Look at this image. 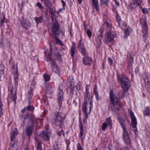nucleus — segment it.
Wrapping results in <instances>:
<instances>
[{
    "instance_id": "19",
    "label": "nucleus",
    "mask_w": 150,
    "mask_h": 150,
    "mask_svg": "<svg viewBox=\"0 0 150 150\" xmlns=\"http://www.w3.org/2000/svg\"><path fill=\"white\" fill-rule=\"evenodd\" d=\"M142 78L144 81L145 83L148 84V86L150 84V74H149L144 73L142 75Z\"/></svg>"
},
{
    "instance_id": "33",
    "label": "nucleus",
    "mask_w": 150,
    "mask_h": 150,
    "mask_svg": "<svg viewBox=\"0 0 150 150\" xmlns=\"http://www.w3.org/2000/svg\"><path fill=\"white\" fill-rule=\"evenodd\" d=\"M27 118L25 116H24L23 115L20 116L19 117V120L21 121H23V125H24L25 124V120Z\"/></svg>"
},
{
    "instance_id": "56",
    "label": "nucleus",
    "mask_w": 150,
    "mask_h": 150,
    "mask_svg": "<svg viewBox=\"0 0 150 150\" xmlns=\"http://www.w3.org/2000/svg\"><path fill=\"white\" fill-rule=\"evenodd\" d=\"M146 10V9L145 8H143L142 9V11L143 13H147Z\"/></svg>"
},
{
    "instance_id": "40",
    "label": "nucleus",
    "mask_w": 150,
    "mask_h": 150,
    "mask_svg": "<svg viewBox=\"0 0 150 150\" xmlns=\"http://www.w3.org/2000/svg\"><path fill=\"white\" fill-rule=\"evenodd\" d=\"M4 69V66L2 64H0V74H3Z\"/></svg>"
},
{
    "instance_id": "51",
    "label": "nucleus",
    "mask_w": 150,
    "mask_h": 150,
    "mask_svg": "<svg viewBox=\"0 0 150 150\" xmlns=\"http://www.w3.org/2000/svg\"><path fill=\"white\" fill-rule=\"evenodd\" d=\"M61 2H62V4L63 9L64 10L65 9V7L66 6V3H65V2L63 0H61Z\"/></svg>"
},
{
    "instance_id": "46",
    "label": "nucleus",
    "mask_w": 150,
    "mask_h": 150,
    "mask_svg": "<svg viewBox=\"0 0 150 150\" xmlns=\"http://www.w3.org/2000/svg\"><path fill=\"white\" fill-rule=\"evenodd\" d=\"M57 134L59 136H61L62 135L64 137V133L63 132V130H62L61 131L58 132L57 133Z\"/></svg>"
},
{
    "instance_id": "18",
    "label": "nucleus",
    "mask_w": 150,
    "mask_h": 150,
    "mask_svg": "<svg viewBox=\"0 0 150 150\" xmlns=\"http://www.w3.org/2000/svg\"><path fill=\"white\" fill-rule=\"evenodd\" d=\"M63 94L62 91L60 90H59L57 95V102L60 107L62 105V103L63 99Z\"/></svg>"
},
{
    "instance_id": "36",
    "label": "nucleus",
    "mask_w": 150,
    "mask_h": 150,
    "mask_svg": "<svg viewBox=\"0 0 150 150\" xmlns=\"http://www.w3.org/2000/svg\"><path fill=\"white\" fill-rule=\"evenodd\" d=\"M55 40L56 42L61 46H63L64 45V44L60 39H58L57 37H55Z\"/></svg>"
},
{
    "instance_id": "5",
    "label": "nucleus",
    "mask_w": 150,
    "mask_h": 150,
    "mask_svg": "<svg viewBox=\"0 0 150 150\" xmlns=\"http://www.w3.org/2000/svg\"><path fill=\"white\" fill-rule=\"evenodd\" d=\"M62 115V113L61 112H55L54 113V116L53 119L54 125L59 126L61 127L64 126L62 124L63 116Z\"/></svg>"
},
{
    "instance_id": "50",
    "label": "nucleus",
    "mask_w": 150,
    "mask_h": 150,
    "mask_svg": "<svg viewBox=\"0 0 150 150\" xmlns=\"http://www.w3.org/2000/svg\"><path fill=\"white\" fill-rule=\"evenodd\" d=\"M5 17L4 16L3 18L2 19L0 22V27L5 22Z\"/></svg>"
},
{
    "instance_id": "35",
    "label": "nucleus",
    "mask_w": 150,
    "mask_h": 150,
    "mask_svg": "<svg viewBox=\"0 0 150 150\" xmlns=\"http://www.w3.org/2000/svg\"><path fill=\"white\" fill-rule=\"evenodd\" d=\"M26 110H29L30 111H33L35 109L33 106L29 105L26 107Z\"/></svg>"
},
{
    "instance_id": "45",
    "label": "nucleus",
    "mask_w": 150,
    "mask_h": 150,
    "mask_svg": "<svg viewBox=\"0 0 150 150\" xmlns=\"http://www.w3.org/2000/svg\"><path fill=\"white\" fill-rule=\"evenodd\" d=\"M0 117L3 115V112H2L3 109L2 106L3 105L1 103H0Z\"/></svg>"
},
{
    "instance_id": "27",
    "label": "nucleus",
    "mask_w": 150,
    "mask_h": 150,
    "mask_svg": "<svg viewBox=\"0 0 150 150\" xmlns=\"http://www.w3.org/2000/svg\"><path fill=\"white\" fill-rule=\"evenodd\" d=\"M92 6L93 8H95L97 11L98 10V0H92Z\"/></svg>"
},
{
    "instance_id": "17",
    "label": "nucleus",
    "mask_w": 150,
    "mask_h": 150,
    "mask_svg": "<svg viewBox=\"0 0 150 150\" xmlns=\"http://www.w3.org/2000/svg\"><path fill=\"white\" fill-rule=\"evenodd\" d=\"M103 32V28H101L97 32L96 40L98 43L100 44L101 42L102 34Z\"/></svg>"
},
{
    "instance_id": "13",
    "label": "nucleus",
    "mask_w": 150,
    "mask_h": 150,
    "mask_svg": "<svg viewBox=\"0 0 150 150\" xmlns=\"http://www.w3.org/2000/svg\"><path fill=\"white\" fill-rule=\"evenodd\" d=\"M142 26L143 28V38L144 39V41L145 42L146 38L148 36V30L147 27L146 23L145 21H144V23L142 24Z\"/></svg>"
},
{
    "instance_id": "10",
    "label": "nucleus",
    "mask_w": 150,
    "mask_h": 150,
    "mask_svg": "<svg viewBox=\"0 0 150 150\" xmlns=\"http://www.w3.org/2000/svg\"><path fill=\"white\" fill-rule=\"evenodd\" d=\"M52 30L53 34L55 37H57V35L59 34V25L57 21H55V22L53 23L52 27Z\"/></svg>"
},
{
    "instance_id": "16",
    "label": "nucleus",
    "mask_w": 150,
    "mask_h": 150,
    "mask_svg": "<svg viewBox=\"0 0 150 150\" xmlns=\"http://www.w3.org/2000/svg\"><path fill=\"white\" fill-rule=\"evenodd\" d=\"M50 136V133L49 132H48L47 130L43 131L40 134V136L45 141L49 140Z\"/></svg>"
},
{
    "instance_id": "37",
    "label": "nucleus",
    "mask_w": 150,
    "mask_h": 150,
    "mask_svg": "<svg viewBox=\"0 0 150 150\" xmlns=\"http://www.w3.org/2000/svg\"><path fill=\"white\" fill-rule=\"evenodd\" d=\"M108 126L107 124H106L105 123L103 122L101 126L102 130L103 131H105L107 127Z\"/></svg>"
},
{
    "instance_id": "8",
    "label": "nucleus",
    "mask_w": 150,
    "mask_h": 150,
    "mask_svg": "<svg viewBox=\"0 0 150 150\" xmlns=\"http://www.w3.org/2000/svg\"><path fill=\"white\" fill-rule=\"evenodd\" d=\"M89 87L88 85H86V91L84 93V102H89V105H90V108H91L92 102L90 100Z\"/></svg>"
},
{
    "instance_id": "34",
    "label": "nucleus",
    "mask_w": 150,
    "mask_h": 150,
    "mask_svg": "<svg viewBox=\"0 0 150 150\" xmlns=\"http://www.w3.org/2000/svg\"><path fill=\"white\" fill-rule=\"evenodd\" d=\"M53 70L55 73L57 74H60V69L57 66H55V67H54L53 68Z\"/></svg>"
},
{
    "instance_id": "32",
    "label": "nucleus",
    "mask_w": 150,
    "mask_h": 150,
    "mask_svg": "<svg viewBox=\"0 0 150 150\" xmlns=\"http://www.w3.org/2000/svg\"><path fill=\"white\" fill-rule=\"evenodd\" d=\"M119 121L121 127L123 128V131L126 130V126L124 124V120L123 119H120Z\"/></svg>"
},
{
    "instance_id": "26",
    "label": "nucleus",
    "mask_w": 150,
    "mask_h": 150,
    "mask_svg": "<svg viewBox=\"0 0 150 150\" xmlns=\"http://www.w3.org/2000/svg\"><path fill=\"white\" fill-rule=\"evenodd\" d=\"M132 32V29L129 27H127L126 28L125 30L124 31L125 35L124 36V37H127Z\"/></svg>"
},
{
    "instance_id": "60",
    "label": "nucleus",
    "mask_w": 150,
    "mask_h": 150,
    "mask_svg": "<svg viewBox=\"0 0 150 150\" xmlns=\"http://www.w3.org/2000/svg\"><path fill=\"white\" fill-rule=\"evenodd\" d=\"M122 150H129V149L128 148H127V147H124L122 149Z\"/></svg>"
},
{
    "instance_id": "41",
    "label": "nucleus",
    "mask_w": 150,
    "mask_h": 150,
    "mask_svg": "<svg viewBox=\"0 0 150 150\" xmlns=\"http://www.w3.org/2000/svg\"><path fill=\"white\" fill-rule=\"evenodd\" d=\"M77 150H83L81 145L79 143H77L76 146Z\"/></svg>"
},
{
    "instance_id": "20",
    "label": "nucleus",
    "mask_w": 150,
    "mask_h": 150,
    "mask_svg": "<svg viewBox=\"0 0 150 150\" xmlns=\"http://www.w3.org/2000/svg\"><path fill=\"white\" fill-rule=\"evenodd\" d=\"M44 52L45 53V60L47 62L50 61L51 59V55L52 53V49L51 47H50V51H48V50H45Z\"/></svg>"
},
{
    "instance_id": "47",
    "label": "nucleus",
    "mask_w": 150,
    "mask_h": 150,
    "mask_svg": "<svg viewBox=\"0 0 150 150\" xmlns=\"http://www.w3.org/2000/svg\"><path fill=\"white\" fill-rule=\"evenodd\" d=\"M86 32L88 37H91L92 35V33L90 30H88Z\"/></svg>"
},
{
    "instance_id": "43",
    "label": "nucleus",
    "mask_w": 150,
    "mask_h": 150,
    "mask_svg": "<svg viewBox=\"0 0 150 150\" xmlns=\"http://www.w3.org/2000/svg\"><path fill=\"white\" fill-rule=\"evenodd\" d=\"M37 148H41V142L38 140H37Z\"/></svg>"
},
{
    "instance_id": "7",
    "label": "nucleus",
    "mask_w": 150,
    "mask_h": 150,
    "mask_svg": "<svg viewBox=\"0 0 150 150\" xmlns=\"http://www.w3.org/2000/svg\"><path fill=\"white\" fill-rule=\"evenodd\" d=\"M88 102H84L83 104L82 105L83 107V115L84 117V120L86 121L88 118V114L90 112V110L91 109V107L90 106L89 107L90 108V111L89 112H88Z\"/></svg>"
},
{
    "instance_id": "42",
    "label": "nucleus",
    "mask_w": 150,
    "mask_h": 150,
    "mask_svg": "<svg viewBox=\"0 0 150 150\" xmlns=\"http://www.w3.org/2000/svg\"><path fill=\"white\" fill-rule=\"evenodd\" d=\"M36 5L40 9H43L44 7L39 2H38L36 4Z\"/></svg>"
},
{
    "instance_id": "24",
    "label": "nucleus",
    "mask_w": 150,
    "mask_h": 150,
    "mask_svg": "<svg viewBox=\"0 0 150 150\" xmlns=\"http://www.w3.org/2000/svg\"><path fill=\"white\" fill-rule=\"evenodd\" d=\"M97 87L96 85L94 86L93 88V93L96 96V98L97 100H99V97L98 94V92L97 90Z\"/></svg>"
},
{
    "instance_id": "2",
    "label": "nucleus",
    "mask_w": 150,
    "mask_h": 150,
    "mask_svg": "<svg viewBox=\"0 0 150 150\" xmlns=\"http://www.w3.org/2000/svg\"><path fill=\"white\" fill-rule=\"evenodd\" d=\"M14 86H13L11 82L9 83L8 85V89L9 91L11 92V95H9L8 98V102H11L12 100H14L16 103V100L17 98L16 92L17 91V87L18 85V81L17 80H14Z\"/></svg>"
},
{
    "instance_id": "48",
    "label": "nucleus",
    "mask_w": 150,
    "mask_h": 150,
    "mask_svg": "<svg viewBox=\"0 0 150 150\" xmlns=\"http://www.w3.org/2000/svg\"><path fill=\"white\" fill-rule=\"evenodd\" d=\"M50 64L51 65V66L52 67V68L54 67H55V66H57L55 64V62L52 60L51 61Z\"/></svg>"
},
{
    "instance_id": "52",
    "label": "nucleus",
    "mask_w": 150,
    "mask_h": 150,
    "mask_svg": "<svg viewBox=\"0 0 150 150\" xmlns=\"http://www.w3.org/2000/svg\"><path fill=\"white\" fill-rule=\"evenodd\" d=\"M18 134V132L17 131V130L16 129H15L13 132L12 134H14V135L15 136H16Z\"/></svg>"
},
{
    "instance_id": "49",
    "label": "nucleus",
    "mask_w": 150,
    "mask_h": 150,
    "mask_svg": "<svg viewBox=\"0 0 150 150\" xmlns=\"http://www.w3.org/2000/svg\"><path fill=\"white\" fill-rule=\"evenodd\" d=\"M101 3L102 4H104L107 5L108 0H100Z\"/></svg>"
},
{
    "instance_id": "25",
    "label": "nucleus",
    "mask_w": 150,
    "mask_h": 150,
    "mask_svg": "<svg viewBox=\"0 0 150 150\" xmlns=\"http://www.w3.org/2000/svg\"><path fill=\"white\" fill-rule=\"evenodd\" d=\"M108 126H110V128H111L112 126V120L110 117L106 118L105 120V121L104 122Z\"/></svg>"
},
{
    "instance_id": "14",
    "label": "nucleus",
    "mask_w": 150,
    "mask_h": 150,
    "mask_svg": "<svg viewBox=\"0 0 150 150\" xmlns=\"http://www.w3.org/2000/svg\"><path fill=\"white\" fill-rule=\"evenodd\" d=\"M123 139L125 143L130 145L131 140L127 130L123 131Z\"/></svg>"
},
{
    "instance_id": "53",
    "label": "nucleus",
    "mask_w": 150,
    "mask_h": 150,
    "mask_svg": "<svg viewBox=\"0 0 150 150\" xmlns=\"http://www.w3.org/2000/svg\"><path fill=\"white\" fill-rule=\"evenodd\" d=\"M108 61L111 65H112L113 64V61L110 58V57L108 58Z\"/></svg>"
},
{
    "instance_id": "39",
    "label": "nucleus",
    "mask_w": 150,
    "mask_h": 150,
    "mask_svg": "<svg viewBox=\"0 0 150 150\" xmlns=\"http://www.w3.org/2000/svg\"><path fill=\"white\" fill-rule=\"evenodd\" d=\"M18 68L16 67V71L15 73L14 74V80H18Z\"/></svg>"
},
{
    "instance_id": "55",
    "label": "nucleus",
    "mask_w": 150,
    "mask_h": 150,
    "mask_svg": "<svg viewBox=\"0 0 150 150\" xmlns=\"http://www.w3.org/2000/svg\"><path fill=\"white\" fill-rule=\"evenodd\" d=\"M16 136L14 135V134H12L11 136V141H12L15 137Z\"/></svg>"
},
{
    "instance_id": "1",
    "label": "nucleus",
    "mask_w": 150,
    "mask_h": 150,
    "mask_svg": "<svg viewBox=\"0 0 150 150\" xmlns=\"http://www.w3.org/2000/svg\"><path fill=\"white\" fill-rule=\"evenodd\" d=\"M117 77L118 81L120 83L123 88V90L121 91L122 94L120 98H123L124 96L125 92H127L130 87L129 80L125 75L123 74L117 75Z\"/></svg>"
},
{
    "instance_id": "23",
    "label": "nucleus",
    "mask_w": 150,
    "mask_h": 150,
    "mask_svg": "<svg viewBox=\"0 0 150 150\" xmlns=\"http://www.w3.org/2000/svg\"><path fill=\"white\" fill-rule=\"evenodd\" d=\"M34 19L37 24L42 22L43 18L42 16H40L39 17H35L34 18Z\"/></svg>"
},
{
    "instance_id": "58",
    "label": "nucleus",
    "mask_w": 150,
    "mask_h": 150,
    "mask_svg": "<svg viewBox=\"0 0 150 150\" xmlns=\"http://www.w3.org/2000/svg\"><path fill=\"white\" fill-rule=\"evenodd\" d=\"M116 5V6H118L120 5V4L118 1H115Z\"/></svg>"
},
{
    "instance_id": "28",
    "label": "nucleus",
    "mask_w": 150,
    "mask_h": 150,
    "mask_svg": "<svg viewBox=\"0 0 150 150\" xmlns=\"http://www.w3.org/2000/svg\"><path fill=\"white\" fill-rule=\"evenodd\" d=\"M144 115L145 116H149L150 115V109L149 107L147 106L144 111Z\"/></svg>"
},
{
    "instance_id": "64",
    "label": "nucleus",
    "mask_w": 150,
    "mask_h": 150,
    "mask_svg": "<svg viewBox=\"0 0 150 150\" xmlns=\"http://www.w3.org/2000/svg\"><path fill=\"white\" fill-rule=\"evenodd\" d=\"M73 103L75 105H77V103L75 100H74L73 101Z\"/></svg>"
},
{
    "instance_id": "62",
    "label": "nucleus",
    "mask_w": 150,
    "mask_h": 150,
    "mask_svg": "<svg viewBox=\"0 0 150 150\" xmlns=\"http://www.w3.org/2000/svg\"><path fill=\"white\" fill-rule=\"evenodd\" d=\"M66 142L67 144V145L68 146L70 144L68 140H66Z\"/></svg>"
},
{
    "instance_id": "30",
    "label": "nucleus",
    "mask_w": 150,
    "mask_h": 150,
    "mask_svg": "<svg viewBox=\"0 0 150 150\" xmlns=\"http://www.w3.org/2000/svg\"><path fill=\"white\" fill-rule=\"evenodd\" d=\"M79 126L80 127V137L81 138L83 135V127L82 124L81 122H79Z\"/></svg>"
},
{
    "instance_id": "3",
    "label": "nucleus",
    "mask_w": 150,
    "mask_h": 150,
    "mask_svg": "<svg viewBox=\"0 0 150 150\" xmlns=\"http://www.w3.org/2000/svg\"><path fill=\"white\" fill-rule=\"evenodd\" d=\"M28 120V124L30 125L26 127L25 131L27 135L30 137L33 134L34 127L38 125V123L37 119L35 118L33 115H32L29 117Z\"/></svg>"
},
{
    "instance_id": "44",
    "label": "nucleus",
    "mask_w": 150,
    "mask_h": 150,
    "mask_svg": "<svg viewBox=\"0 0 150 150\" xmlns=\"http://www.w3.org/2000/svg\"><path fill=\"white\" fill-rule=\"evenodd\" d=\"M116 17L117 18V23L122 21L120 17L118 14H116Z\"/></svg>"
},
{
    "instance_id": "21",
    "label": "nucleus",
    "mask_w": 150,
    "mask_h": 150,
    "mask_svg": "<svg viewBox=\"0 0 150 150\" xmlns=\"http://www.w3.org/2000/svg\"><path fill=\"white\" fill-rule=\"evenodd\" d=\"M43 2L46 8L49 9L52 6V4L50 0H41Z\"/></svg>"
},
{
    "instance_id": "57",
    "label": "nucleus",
    "mask_w": 150,
    "mask_h": 150,
    "mask_svg": "<svg viewBox=\"0 0 150 150\" xmlns=\"http://www.w3.org/2000/svg\"><path fill=\"white\" fill-rule=\"evenodd\" d=\"M129 62H130L131 63H132L133 62V58H132V57H131L129 59Z\"/></svg>"
},
{
    "instance_id": "4",
    "label": "nucleus",
    "mask_w": 150,
    "mask_h": 150,
    "mask_svg": "<svg viewBox=\"0 0 150 150\" xmlns=\"http://www.w3.org/2000/svg\"><path fill=\"white\" fill-rule=\"evenodd\" d=\"M110 98L111 103L113 105L114 108L118 110L121 107V103L119 99L120 97L117 98L113 94L112 91L111 90L110 93Z\"/></svg>"
},
{
    "instance_id": "31",
    "label": "nucleus",
    "mask_w": 150,
    "mask_h": 150,
    "mask_svg": "<svg viewBox=\"0 0 150 150\" xmlns=\"http://www.w3.org/2000/svg\"><path fill=\"white\" fill-rule=\"evenodd\" d=\"M118 24L119 27L122 29H124L126 26V23L122 21L118 23Z\"/></svg>"
},
{
    "instance_id": "59",
    "label": "nucleus",
    "mask_w": 150,
    "mask_h": 150,
    "mask_svg": "<svg viewBox=\"0 0 150 150\" xmlns=\"http://www.w3.org/2000/svg\"><path fill=\"white\" fill-rule=\"evenodd\" d=\"M25 110H26V108H24L22 110L21 112L23 113H24L25 111Z\"/></svg>"
},
{
    "instance_id": "38",
    "label": "nucleus",
    "mask_w": 150,
    "mask_h": 150,
    "mask_svg": "<svg viewBox=\"0 0 150 150\" xmlns=\"http://www.w3.org/2000/svg\"><path fill=\"white\" fill-rule=\"evenodd\" d=\"M43 77L45 81H48L50 79V77L47 74H45L43 75Z\"/></svg>"
},
{
    "instance_id": "6",
    "label": "nucleus",
    "mask_w": 150,
    "mask_h": 150,
    "mask_svg": "<svg viewBox=\"0 0 150 150\" xmlns=\"http://www.w3.org/2000/svg\"><path fill=\"white\" fill-rule=\"evenodd\" d=\"M105 40L107 42L112 41H115L117 39V37L114 32H108L106 36Z\"/></svg>"
},
{
    "instance_id": "54",
    "label": "nucleus",
    "mask_w": 150,
    "mask_h": 150,
    "mask_svg": "<svg viewBox=\"0 0 150 150\" xmlns=\"http://www.w3.org/2000/svg\"><path fill=\"white\" fill-rule=\"evenodd\" d=\"M108 21H109L108 19L106 20V21H105V24H106L107 26H108L109 25V23L108 22Z\"/></svg>"
},
{
    "instance_id": "15",
    "label": "nucleus",
    "mask_w": 150,
    "mask_h": 150,
    "mask_svg": "<svg viewBox=\"0 0 150 150\" xmlns=\"http://www.w3.org/2000/svg\"><path fill=\"white\" fill-rule=\"evenodd\" d=\"M84 57L83 58L82 62L85 65L90 66L91 65L92 62V59L89 57L88 54L87 56H83Z\"/></svg>"
},
{
    "instance_id": "11",
    "label": "nucleus",
    "mask_w": 150,
    "mask_h": 150,
    "mask_svg": "<svg viewBox=\"0 0 150 150\" xmlns=\"http://www.w3.org/2000/svg\"><path fill=\"white\" fill-rule=\"evenodd\" d=\"M21 23L22 26L26 29H29L31 27L30 22L27 19L22 18Z\"/></svg>"
},
{
    "instance_id": "29",
    "label": "nucleus",
    "mask_w": 150,
    "mask_h": 150,
    "mask_svg": "<svg viewBox=\"0 0 150 150\" xmlns=\"http://www.w3.org/2000/svg\"><path fill=\"white\" fill-rule=\"evenodd\" d=\"M76 50V47L75 45H73L71 47L70 50L71 55L72 57H73L75 53V51Z\"/></svg>"
},
{
    "instance_id": "61",
    "label": "nucleus",
    "mask_w": 150,
    "mask_h": 150,
    "mask_svg": "<svg viewBox=\"0 0 150 150\" xmlns=\"http://www.w3.org/2000/svg\"><path fill=\"white\" fill-rule=\"evenodd\" d=\"M109 110H111L112 112H113V110L112 108V107H110V106H109Z\"/></svg>"
},
{
    "instance_id": "22",
    "label": "nucleus",
    "mask_w": 150,
    "mask_h": 150,
    "mask_svg": "<svg viewBox=\"0 0 150 150\" xmlns=\"http://www.w3.org/2000/svg\"><path fill=\"white\" fill-rule=\"evenodd\" d=\"M142 2V0H133V3L131 4L132 8H134L138 5L140 4Z\"/></svg>"
},
{
    "instance_id": "9",
    "label": "nucleus",
    "mask_w": 150,
    "mask_h": 150,
    "mask_svg": "<svg viewBox=\"0 0 150 150\" xmlns=\"http://www.w3.org/2000/svg\"><path fill=\"white\" fill-rule=\"evenodd\" d=\"M78 47L79 50L83 56L88 55V53L84 45L81 40L79 41Z\"/></svg>"
},
{
    "instance_id": "12",
    "label": "nucleus",
    "mask_w": 150,
    "mask_h": 150,
    "mask_svg": "<svg viewBox=\"0 0 150 150\" xmlns=\"http://www.w3.org/2000/svg\"><path fill=\"white\" fill-rule=\"evenodd\" d=\"M129 111V115L131 119V125L132 127L135 129V130L137 129V121L136 117H135L134 113L132 111Z\"/></svg>"
},
{
    "instance_id": "63",
    "label": "nucleus",
    "mask_w": 150,
    "mask_h": 150,
    "mask_svg": "<svg viewBox=\"0 0 150 150\" xmlns=\"http://www.w3.org/2000/svg\"><path fill=\"white\" fill-rule=\"evenodd\" d=\"M79 3V4H81L82 2V0H77Z\"/></svg>"
}]
</instances>
